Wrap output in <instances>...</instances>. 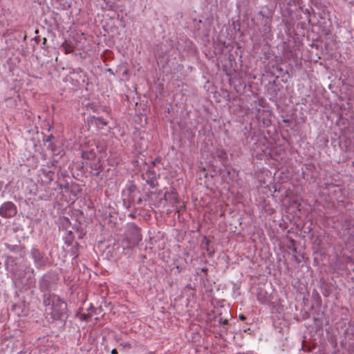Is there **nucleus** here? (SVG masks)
I'll use <instances>...</instances> for the list:
<instances>
[{"mask_svg":"<svg viewBox=\"0 0 354 354\" xmlns=\"http://www.w3.org/2000/svg\"><path fill=\"white\" fill-rule=\"evenodd\" d=\"M126 239L129 243V247H135L138 245L142 240L140 228L133 223H130L127 226L126 232Z\"/></svg>","mask_w":354,"mask_h":354,"instance_id":"nucleus-2","label":"nucleus"},{"mask_svg":"<svg viewBox=\"0 0 354 354\" xmlns=\"http://www.w3.org/2000/svg\"><path fill=\"white\" fill-rule=\"evenodd\" d=\"M147 182H148V183L150 185V186L151 187H155L157 185V183L153 179H151V180H150L149 181H147Z\"/></svg>","mask_w":354,"mask_h":354,"instance_id":"nucleus-7","label":"nucleus"},{"mask_svg":"<svg viewBox=\"0 0 354 354\" xmlns=\"http://www.w3.org/2000/svg\"><path fill=\"white\" fill-rule=\"evenodd\" d=\"M65 50H66V53H70L73 52V48L69 46L68 48H66Z\"/></svg>","mask_w":354,"mask_h":354,"instance_id":"nucleus-8","label":"nucleus"},{"mask_svg":"<svg viewBox=\"0 0 354 354\" xmlns=\"http://www.w3.org/2000/svg\"><path fill=\"white\" fill-rule=\"evenodd\" d=\"M17 214V207L12 202H6L0 207V216L10 218Z\"/></svg>","mask_w":354,"mask_h":354,"instance_id":"nucleus-3","label":"nucleus"},{"mask_svg":"<svg viewBox=\"0 0 354 354\" xmlns=\"http://www.w3.org/2000/svg\"><path fill=\"white\" fill-rule=\"evenodd\" d=\"M55 165L53 163L51 164V166H48V168H42V173L44 176L46 178V183H50L54 179L55 171L50 167H54Z\"/></svg>","mask_w":354,"mask_h":354,"instance_id":"nucleus-5","label":"nucleus"},{"mask_svg":"<svg viewBox=\"0 0 354 354\" xmlns=\"http://www.w3.org/2000/svg\"><path fill=\"white\" fill-rule=\"evenodd\" d=\"M102 167L101 164H100V161L98 160L97 162H93L91 165V168L92 169H95V170H97L99 169L100 167Z\"/></svg>","mask_w":354,"mask_h":354,"instance_id":"nucleus-6","label":"nucleus"},{"mask_svg":"<svg viewBox=\"0 0 354 354\" xmlns=\"http://www.w3.org/2000/svg\"><path fill=\"white\" fill-rule=\"evenodd\" d=\"M31 254L37 267H41L46 264L47 259L37 249L33 248L31 251Z\"/></svg>","mask_w":354,"mask_h":354,"instance_id":"nucleus-4","label":"nucleus"},{"mask_svg":"<svg viewBox=\"0 0 354 354\" xmlns=\"http://www.w3.org/2000/svg\"><path fill=\"white\" fill-rule=\"evenodd\" d=\"M239 317L242 321L245 319V317L243 315H240Z\"/></svg>","mask_w":354,"mask_h":354,"instance_id":"nucleus-9","label":"nucleus"},{"mask_svg":"<svg viewBox=\"0 0 354 354\" xmlns=\"http://www.w3.org/2000/svg\"><path fill=\"white\" fill-rule=\"evenodd\" d=\"M205 244H206V245H208V243H209V240H208L206 237H205Z\"/></svg>","mask_w":354,"mask_h":354,"instance_id":"nucleus-12","label":"nucleus"},{"mask_svg":"<svg viewBox=\"0 0 354 354\" xmlns=\"http://www.w3.org/2000/svg\"><path fill=\"white\" fill-rule=\"evenodd\" d=\"M223 324H227V319H225V321H223Z\"/></svg>","mask_w":354,"mask_h":354,"instance_id":"nucleus-13","label":"nucleus"},{"mask_svg":"<svg viewBox=\"0 0 354 354\" xmlns=\"http://www.w3.org/2000/svg\"><path fill=\"white\" fill-rule=\"evenodd\" d=\"M111 354H118L117 350L116 349H113L111 351Z\"/></svg>","mask_w":354,"mask_h":354,"instance_id":"nucleus-10","label":"nucleus"},{"mask_svg":"<svg viewBox=\"0 0 354 354\" xmlns=\"http://www.w3.org/2000/svg\"><path fill=\"white\" fill-rule=\"evenodd\" d=\"M43 302L46 313L50 315L54 319H61L66 313V304L57 295L44 294Z\"/></svg>","mask_w":354,"mask_h":354,"instance_id":"nucleus-1","label":"nucleus"},{"mask_svg":"<svg viewBox=\"0 0 354 354\" xmlns=\"http://www.w3.org/2000/svg\"><path fill=\"white\" fill-rule=\"evenodd\" d=\"M99 174H100V172H99V171H97V172H96V173L95 174V176H98V175H99Z\"/></svg>","mask_w":354,"mask_h":354,"instance_id":"nucleus-14","label":"nucleus"},{"mask_svg":"<svg viewBox=\"0 0 354 354\" xmlns=\"http://www.w3.org/2000/svg\"><path fill=\"white\" fill-rule=\"evenodd\" d=\"M97 120H98L100 122V123H102V124H104V125H105V124H106V122H104L102 119L98 118Z\"/></svg>","mask_w":354,"mask_h":354,"instance_id":"nucleus-11","label":"nucleus"}]
</instances>
